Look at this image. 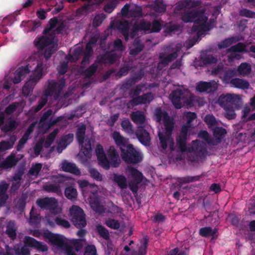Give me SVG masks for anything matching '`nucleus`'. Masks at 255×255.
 Here are the masks:
<instances>
[{"label": "nucleus", "mask_w": 255, "mask_h": 255, "mask_svg": "<svg viewBox=\"0 0 255 255\" xmlns=\"http://www.w3.org/2000/svg\"><path fill=\"white\" fill-rule=\"evenodd\" d=\"M16 141L15 136H11L8 140H3L0 142V151H3L11 148Z\"/></svg>", "instance_id": "37"}, {"label": "nucleus", "mask_w": 255, "mask_h": 255, "mask_svg": "<svg viewBox=\"0 0 255 255\" xmlns=\"http://www.w3.org/2000/svg\"><path fill=\"white\" fill-rule=\"evenodd\" d=\"M44 64L39 62L32 74L22 87V93L25 96L30 95L37 82L41 79L43 73Z\"/></svg>", "instance_id": "4"}, {"label": "nucleus", "mask_w": 255, "mask_h": 255, "mask_svg": "<svg viewBox=\"0 0 255 255\" xmlns=\"http://www.w3.org/2000/svg\"><path fill=\"white\" fill-rule=\"evenodd\" d=\"M44 189L48 192L59 194L61 193L60 186L59 184H50L44 187Z\"/></svg>", "instance_id": "60"}, {"label": "nucleus", "mask_w": 255, "mask_h": 255, "mask_svg": "<svg viewBox=\"0 0 255 255\" xmlns=\"http://www.w3.org/2000/svg\"><path fill=\"white\" fill-rule=\"evenodd\" d=\"M88 199L90 207H104L100 205L101 199L97 191L90 194Z\"/></svg>", "instance_id": "33"}, {"label": "nucleus", "mask_w": 255, "mask_h": 255, "mask_svg": "<svg viewBox=\"0 0 255 255\" xmlns=\"http://www.w3.org/2000/svg\"><path fill=\"white\" fill-rule=\"evenodd\" d=\"M236 42V38L232 37L230 38H228L225 39L223 40L218 45V48L219 49H222L228 47L233 43Z\"/></svg>", "instance_id": "59"}, {"label": "nucleus", "mask_w": 255, "mask_h": 255, "mask_svg": "<svg viewBox=\"0 0 255 255\" xmlns=\"http://www.w3.org/2000/svg\"><path fill=\"white\" fill-rule=\"evenodd\" d=\"M86 127L82 125L78 128L76 132V138L79 144H82L84 142Z\"/></svg>", "instance_id": "39"}, {"label": "nucleus", "mask_w": 255, "mask_h": 255, "mask_svg": "<svg viewBox=\"0 0 255 255\" xmlns=\"http://www.w3.org/2000/svg\"><path fill=\"white\" fill-rule=\"evenodd\" d=\"M96 231L101 238L106 240L110 239V234L108 230L102 225H97L96 226Z\"/></svg>", "instance_id": "42"}, {"label": "nucleus", "mask_w": 255, "mask_h": 255, "mask_svg": "<svg viewBox=\"0 0 255 255\" xmlns=\"http://www.w3.org/2000/svg\"><path fill=\"white\" fill-rule=\"evenodd\" d=\"M144 48V45L138 38H135L133 42V48L129 49V54L133 57L137 56Z\"/></svg>", "instance_id": "21"}, {"label": "nucleus", "mask_w": 255, "mask_h": 255, "mask_svg": "<svg viewBox=\"0 0 255 255\" xmlns=\"http://www.w3.org/2000/svg\"><path fill=\"white\" fill-rule=\"evenodd\" d=\"M17 160L14 155L8 156L4 160L0 163V167L4 169H8L15 166L17 163Z\"/></svg>", "instance_id": "28"}, {"label": "nucleus", "mask_w": 255, "mask_h": 255, "mask_svg": "<svg viewBox=\"0 0 255 255\" xmlns=\"http://www.w3.org/2000/svg\"><path fill=\"white\" fill-rule=\"evenodd\" d=\"M230 84L235 88L243 90L248 89L250 86V84L247 80L238 78H232Z\"/></svg>", "instance_id": "23"}, {"label": "nucleus", "mask_w": 255, "mask_h": 255, "mask_svg": "<svg viewBox=\"0 0 255 255\" xmlns=\"http://www.w3.org/2000/svg\"><path fill=\"white\" fill-rule=\"evenodd\" d=\"M129 22L128 20L120 21L117 24V29L121 31L126 41L129 39Z\"/></svg>", "instance_id": "20"}, {"label": "nucleus", "mask_w": 255, "mask_h": 255, "mask_svg": "<svg viewBox=\"0 0 255 255\" xmlns=\"http://www.w3.org/2000/svg\"><path fill=\"white\" fill-rule=\"evenodd\" d=\"M181 19L185 23L194 21L191 31L192 33L197 32L198 37L211 29L210 25L207 23L208 17L205 15L204 10L184 11L181 13Z\"/></svg>", "instance_id": "2"}, {"label": "nucleus", "mask_w": 255, "mask_h": 255, "mask_svg": "<svg viewBox=\"0 0 255 255\" xmlns=\"http://www.w3.org/2000/svg\"><path fill=\"white\" fill-rule=\"evenodd\" d=\"M52 114V110L51 109H48L46 112L43 113L39 121V124L41 127L47 128V123L49 122L48 120Z\"/></svg>", "instance_id": "47"}, {"label": "nucleus", "mask_w": 255, "mask_h": 255, "mask_svg": "<svg viewBox=\"0 0 255 255\" xmlns=\"http://www.w3.org/2000/svg\"><path fill=\"white\" fill-rule=\"evenodd\" d=\"M227 52H246V45L242 42H239L236 45L231 46L227 49Z\"/></svg>", "instance_id": "52"}, {"label": "nucleus", "mask_w": 255, "mask_h": 255, "mask_svg": "<svg viewBox=\"0 0 255 255\" xmlns=\"http://www.w3.org/2000/svg\"><path fill=\"white\" fill-rule=\"evenodd\" d=\"M58 22V20L56 17H53L51 18L48 22V25L47 27H46L43 31L44 34L47 35L49 34L50 32L53 29L56 25H57Z\"/></svg>", "instance_id": "61"}, {"label": "nucleus", "mask_w": 255, "mask_h": 255, "mask_svg": "<svg viewBox=\"0 0 255 255\" xmlns=\"http://www.w3.org/2000/svg\"><path fill=\"white\" fill-rule=\"evenodd\" d=\"M218 87V85L214 80L200 81L196 85V90L200 93H213L217 90Z\"/></svg>", "instance_id": "8"}, {"label": "nucleus", "mask_w": 255, "mask_h": 255, "mask_svg": "<svg viewBox=\"0 0 255 255\" xmlns=\"http://www.w3.org/2000/svg\"><path fill=\"white\" fill-rule=\"evenodd\" d=\"M17 126L16 121H10L1 128V130L5 132L12 131L17 128Z\"/></svg>", "instance_id": "55"}, {"label": "nucleus", "mask_w": 255, "mask_h": 255, "mask_svg": "<svg viewBox=\"0 0 255 255\" xmlns=\"http://www.w3.org/2000/svg\"><path fill=\"white\" fill-rule=\"evenodd\" d=\"M98 69V66L96 64H93L88 68L84 70L81 74L86 78H90L94 75Z\"/></svg>", "instance_id": "44"}, {"label": "nucleus", "mask_w": 255, "mask_h": 255, "mask_svg": "<svg viewBox=\"0 0 255 255\" xmlns=\"http://www.w3.org/2000/svg\"><path fill=\"white\" fill-rule=\"evenodd\" d=\"M197 6V2L191 0H183L178 1L174 8L173 13L178 15L185 8H190Z\"/></svg>", "instance_id": "12"}, {"label": "nucleus", "mask_w": 255, "mask_h": 255, "mask_svg": "<svg viewBox=\"0 0 255 255\" xmlns=\"http://www.w3.org/2000/svg\"><path fill=\"white\" fill-rule=\"evenodd\" d=\"M217 232V230L216 228L213 230L211 227H203L199 230L200 235L206 238L213 236Z\"/></svg>", "instance_id": "40"}, {"label": "nucleus", "mask_w": 255, "mask_h": 255, "mask_svg": "<svg viewBox=\"0 0 255 255\" xmlns=\"http://www.w3.org/2000/svg\"><path fill=\"white\" fill-rule=\"evenodd\" d=\"M128 170L129 175L132 177L135 182L140 183L142 181L143 175L141 172L131 166L128 167Z\"/></svg>", "instance_id": "30"}, {"label": "nucleus", "mask_w": 255, "mask_h": 255, "mask_svg": "<svg viewBox=\"0 0 255 255\" xmlns=\"http://www.w3.org/2000/svg\"><path fill=\"white\" fill-rule=\"evenodd\" d=\"M112 137L120 150L127 146L128 139L122 136L119 132L115 131L112 134Z\"/></svg>", "instance_id": "19"}, {"label": "nucleus", "mask_w": 255, "mask_h": 255, "mask_svg": "<svg viewBox=\"0 0 255 255\" xmlns=\"http://www.w3.org/2000/svg\"><path fill=\"white\" fill-rule=\"evenodd\" d=\"M63 171L73 173L76 175H80L81 171L76 166V164L73 163L64 162L61 166Z\"/></svg>", "instance_id": "22"}, {"label": "nucleus", "mask_w": 255, "mask_h": 255, "mask_svg": "<svg viewBox=\"0 0 255 255\" xmlns=\"http://www.w3.org/2000/svg\"><path fill=\"white\" fill-rule=\"evenodd\" d=\"M30 70L28 66H21L19 67L16 71L15 75L12 79V82L14 84H18L25 77V76L29 73Z\"/></svg>", "instance_id": "18"}, {"label": "nucleus", "mask_w": 255, "mask_h": 255, "mask_svg": "<svg viewBox=\"0 0 255 255\" xmlns=\"http://www.w3.org/2000/svg\"><path fill=\"white\" fill-rule=\"evenodd\" d=\"M237 71L235 68H226L222 81L225 83H230L233 77L236 75Z\"/></svg>", "instance_id": "35"}, {"label": "nucleus", "mask_w": 255, "mask_h": 255, "mask_svg": "<svg viewBox=\"0 0 255 255\" xmlns=\"http://www.w3.org/2000/svg\"><path fill=\"white\" fill-rule=\"evenodd\" d=\"M64 194L68 199L72 201H74L76 200L77 198L78 192L77 189L74 187L69 186L65 188Z\"/></svg>", "instance_id": "32"}, {"label": "nucleus", "mask_w": 255, "mask_h": 255, "mask_svg": "<svg viewBox=\"0 0 255 255\" xmlns=\"http://www.w3.org/2000/svg\"><path fill=\"white\" fill-rule=\"evenodd\" d=\"M135 24L137 26L139 31H147L148 33H149L150 28L151 26V23L150 21L143 19L139 21V23Z\"/></svg>", "instance_id": "46"}, {"label": "nucleus", "mask_w": 255, "mask_h": 255, "mask_svg": "<svg viewBox=\"0 0 255 255\" xmlns=\"http://www.w3.org/2000/svg\"><path fill=\"white\" fill-rule=\"evenodd\" d=\"M171 135H168V133L165 132H158V136L160 140V146L163 149L165 150L167 148V143L169 142L172 138Z\"/></svg>", "instance_id": "34"}, {"label": "nucleus", "mask_w": 255, "mask_h": 255, "mask_svg": "<svg viewBox=\"0 0 255 255\" xmlns=\"http://www.w3.org/2000/svg\"><path fill=\"white\" fill-rule=\"evenodd\" d=\"M28 195L26 193H22L21 196L17 197L15 200V207H25L28 200Z\"/></svg>", "instance_id": "51"}, {"label": "nucleus", "mask_w": 255, "mask_h": 255, "mask_svg": "<svg viewBox=\"0 0 255 255\" xmlns=\"http://www.w3.org/2000/svg\"><path fill=\"white\" fill-rule=\"evenodd\" d=\"M16 230L14 222L9 221L6 226L5 232L8 237L12 240H14L16 238Z\"/></svg>", "instance_id": "36"}, {"label": "nucleus", "mask_w": 255, "mask_h": 255, "mask_svg": "<svg viewBox=\"0 0 255 255\" xmlns=\"http://www.w3.org/2000/svg\"><path fill=\"white\" fill-rule=\"evenodd\" d=\"M225 110V117L229 120L236 118V114L232 106L224 108Z\"/></svg>", "instance_id": "64"}, {"label": "nucleus", "mask_w": 255, "mask_h": 255, "mask_svg": "<svg viewBox=\"0 0 255 255\" xmlns=\"http://www.w3.org/2000/svg\"><path fill=\"white\" fill-rule=\"evenodd\" d=\"M113 180L121 189H125L128 187L127 179L123 175L114 173L113 175Z\"/></svg>", "instance_id": "27"}, {"label": "nucleus", "mask_w": 255, "mask_h": 255, "mask_svg": "<svg viewBox=\"0 0 255 255\" xmlns=\"http://www.w3.org/2000/svg\"><path fill=\"white\" fill-rule=\"evenodd\" d=\"M44 236L46 239H48L52 244L59 248L66 247L67 246V243L64 241L63 236L54 234L51 232L48 231L44 233Z\"/></svg>", "instance_id": "11"}, {"label": "nucleus", "mask_w": 255, "mask_h": 255, "mask_svg": "<svg viewBox=\"0 0 255 255\" xmlns=\"http://www.w3.org/2000/svg\"><path fill=\"white\" fill-rule=\"evenodd\" d=\"M151 23V26L150 28V33L158 32L160 31L161 29V24L159 20L154 19Z\"/></svg>", "instance_id": "63"}, {"label": "nucleus", "mask_w": 255, "mask_h": 255, "mask_svg": "<svg viewBox=\"0 0 255 255\" xmlns=\"http://www.w3.org/2000/svg\"><path fill=\"white\" fill-rule=\"evenodd\" d=\"M252 68L250 64L242 63L238 68L239 74L243 76L249 74L251 72Z\"/></svg>", "instance_id": "41"}, {"label": "nucleus", "mask_w": 255, "mask_h": 255, "mask_svg": "<svg viewBox=\"0 0 255 255\" xmlns=\"http://www.w3.org/2000/svg\"><path fill=\"white\" fill-rule=\"evenodd\" d=\"M186 91L181 89H177L172 92L170 95L172 103L176 109L182 107V103L187 100Z\"/></svg>", "instance_id": "7"}, {"label": "nucleus", "mask_w": 255, "mask_h": 255, "mask_svg": "<svg viewBox=\"0 0 255 255\" xmlns=\"http://www.w3.org/2000/svg\"><path fill=\"white\" fill-rule=\"evenodd\" d=\"M204 176V174L203 173L197 176H186L185 177H177L176 178V181L179 184L182 185L184 184L190 183L199 181L201 178L203 177Z\"/></svg>", "instance_id": "25"}, {"label": "nucleus", "mask_w": 255, "mask_h": 255, "mask_svg": "<svg viewBox=\"0 0 255 255\" xmlns=\"http://www.w3.org/2000/svg\"><path fill=\"white\" fill-rule=\"evenodd\" d=\"M139 141L145 146H148L150 142L149 133L143 128H138L135 132Z\"/></svg>", "instance_id": "15"}, {"label": "nucleus", "mask_w": 255, "mask_h": 255, "mask_svg": "<svg viewBox=\"0 0 255 255\" xmlns=\"http://www.w3.org/2000/svg\"><path fill=\"white\" fill-rule=\"evenodd\" d=\"M81 146V151L85 156L90 157L91 155L92 146L89 139H86L85 142L80 144Z\"/></svg>", "instance_id": "43"}, {"label": "nucleus", "mask_w": 255, "mask_h": 255, "mask_svg": "<svg viewBox=\"0 0 255 255\" xmlns=\"http://www.w3.org/2000/svg\"><path fill=\"white\" fill-rule=\"evenodd\" d=\"M178 57L177 51H174L168 55L161 53L159 56V59L161 63L166 65L170 62L176 59Z\"/></svg>", "instance_id": "26"}, {"label": "nucleus", "mask_w": 255, "mask_h": 255, "mask_svg": "<svg viewBox=\"0 0 255 255\" xmlns=\"http://www.w3.org/2000/svg\"><path fill=\"white\" fill-rule=\"evenodd\" d=\"M163 123L165 128V132L168 133V135L172 134L174 123L169 115H165V120L163 121Z\"/></svg>", "instance_id": "31"}, {"label": "nucleus", "mask_w": 255, "mask_h": 255, "mask_svg": "<svg viewBox=\"0 0 255 255\" xmlns=\"http://www.w3.org/2000/svg\"><path fill=\"white\" fill-rule=\"evenodd\" d=\"M189 127L183 125L180 131L179 135L176 137V142L178 148L182 152L188 151L189 153L193 152L195 154L193 157H189L192 162L198 160L199 157H205L207 153L205 144L199 140L193 141V145L192 147H187L186 142Z\"/></svg>", "instance_id": "1"}, {"label": "nucleus", "mask_w": 255, "mask_h": 255, "mask_svg": "<svg viewBox=\"0 0 255 255\" xmlns=\"http://www.w3.org/2000/svg\"><path fill=\"white\" fill-rule=\"evenodd\" d=\"M131 120L136 124H143L145 121V116L143 112L136 111L131 113L130 115Z\"/></svg>", "instance_id": "29"}, {"label": "nucleus", "mask_w": 255, "mask_h": 255, "mask_svg": "<svg viewBox=\"0 0 255 255\" xmlns=\"http://www.w3.org/2000/svg\"><path fill=\"white\" fill-rule=\"evenodd\" d=\"M95 152L99 164L105 169H109L110 162L104 152L103 147L101 144H98L97 145Z\"/></svg>", "instance_id": "10"}, {"label": "nucleus", "mask_w": 255, "mask_h": 255, "mask_svg": "<svg viewBox=\"0 0 255 255\" xmlns=\"http://www.w3.org/2000/svg\"><path fill=\"white\" fill-rule=\"evenodd\" d=\"M85 239H79L72 240L70 242V245H67V247L72 248V249L76 252H79L83 248L84 246V243L85 242Z\"/></svg>", "instance_id": "38"}, {"label": "nucleus", "mask_w": 255, "mask_h": 255, "mask_svg": "<svg viewBox=\"0 0 255 255\" xmlns=\"http://www.w3.org/2000/svg\"><path fill=\"white\" fill-rule=\"evenodd\" d=\"M57 50V45L53 44L50 45L46 48L44 51L43 55L46 60L51 57L52 55L54 54Z\"/></svg>", "instance_id": "53"}, {"label": "nucleus", "mask_w": 255, "mask_h": 255, "mask_svg": "<svg viewBox=\"0 0 255 255\" xmlns=\"http://www.w3.org/2000/svg\"><path fill=\"white\" fill-rule=\"evenodd\" d=\"M238 96L231 94L221 95L218 99V103L222 108H226L232 106L238 99Z\"/></svg>", "instance_id": "9"}, {"label": "nucleus", "mask_w": 255, "mask_h": 255, "mask_svg": "<svg viewBox=\"0 0 255 255\" xmlns=\"http://www.w3.org/2000/svg\"><path fill=\"white\" fill-rule=\"evenodd\" d=\"M166 115H168V113L165 111H163L161 108L159 107L155 109L154 116L156 122L160 123L162 120L163 121L165 120Z\"/></svg>", "instance_id": "56"}, {"label": "nucleus", "mask_w": 255, "mask_h": 255, "mask_svg": "<svg viewBox=\"0 0 255 255\" xmlns=\"http://www.w3.org/2000/svg\"><path fill=\"white\" fill-rule=\"evenodd\" d=\"M65 87V79L63 78L58 82L53 80H48L47 87L44 90V94L38 100L37 105L32 108L34 113H37L46 105L49 96H52L54 94V97L58 98Z\"/></svg>", "instance_id": "3"}, {"label": "nucleus", "mask_w": 255, "mask_h": 255, "mask_svg": "<svg viewBox=\"0 0 255 255\" xmlns=\"http://www.w3.org/2000/svg\"><path fill=\"white\" fill-rule=\"evenodd\" d=\"M226 68L223 65H218L216 67L212 69L211 74L212 75L218 76L222 80Z\"/></svg>", "instance_id": "49"}, {"label": "nucleus", "mask_w": 255, "mask_h": 255, "mask_svg": "<svg viewBox=\"0 0 255 255\" xmlns=\"http://www.w3.org/2000/svg\"><path fill=\"white\" fill-rule=\"evenodd\" d=\"M106 16L103 13H100L96 15L93 20V26L94 27H97L99 26L104 20L105 19Z\"/></svg>", "instance_id": "62"}, {"label": "nucleus", "mask_w": 255, "mask_h": 255, "mask_svg": "<svg viewBox=\"0 0 255 255\" xmlns=\"http://www.w3.org/2000/svg\"><path fill=\"white\" fill-rule=\"evenodd\" d=\"M38 207H57L58 202L55 198L45 197L36 200Z\"/></svg>", "instance_id": "16"}, {"label": "nucleus", "mask_w": 255, "mask_h": 255, "mask_svg": "<svg viewBox=\"0 0 255 255\" xmlns=\"http://www.w3.org/2000/svg\"><path fill=\"white\" fill-rule=\"evenodd\" d=\"M201 60L204 64H216L217 62V58L212 55H203L201 57Z\"/></svg>", "instance_id": "58"}, {"label": "nucleus", "mask_w": 255, "mask_h": 255, "mask_svg": "<svg viewBox=\"0 0 255 255\" xmlns=\"http://www.w3.org/2000/svg\"><path fill=\"white\" fill-rule=\"evenodd\" d=\"M121 152L122 158L127 164H135L142 160L141 153L131 144H128L124 148H122Z\"/></svg>", "instance_id": "5"}, {"label": "nucleus", "mask_w": 255, "mask_h": 255, "mask_svg": "<svg viewBox=\"0 0 255 255\" xmlns=\"http://www.w3.org/2000/svg\"><path fill=\"white\" fill-rule=\"evenodd\" d=\"M58 131V130L57 129H55L47 136L46 140L44 143V147L47 148L50 146L55 138Z\"/></svg>", "instance_id": "48"}, {"label": "nucleus", "mask_w": 255, "mask_h": 255, "mask_svg": "<svg viewBox=\"0 0 255 255\" xmlns=\"http://www.w3.org/2000/svg\"><path fill=\"white\" fill-rule=\"evenodd\" d=\"M121 127L127 133L132 135L134 133L132 125L128 119H124L121 123Z\"/></svg>", "instance_id": "45"}, {"label": "nucleus", "mask_w": 255, "mask_h": 255, "mask_svg": "<svg viewBox=\"0 0 255 255\" xmlns=\"http://www.w3.org/2000/svg\"><path fill=\"white\" fill-rule=\"evenodd\" d=\"M204 122L210 130L218 124L215 117L212 115H206L204 118Z\"/></svg>", "instance_id": "54"}, {"label": "nucleus", "mask_w": 255, "mask_h": 255, "mask_svg": "<svg viewBox=\"0 0 255 255\" xmlns=\"http://www.w3.org/2000/svg\"><path fill=\"white\" fill-rule=\"evenodd\" d=\"M8 184L6 182L0 183V207L3 206L8 198L6 193Z\"/></svg>", "instance_id": "24"}, {"label": "nucleus", "mask_w": 255, "mask_h": 255, "mask_svg": "<svg viewBox=\"0 0 255 255\" xmlns=\"http://www.w3.org/2000/svg\"><path fill=\"white\" fill-rule=\"evenodd\" d=\"M54 36L51 35L49 37L41 36L37 41L35 40V45L39 50H42L50 46L52 43Z\"/></svg>", "instance_id": "17"}, {"label": "nucleus", "mask_w": 255, "mask_h": 255, "mask_svg": "<svg viewBox=\"0 0 255 255\" xmlns=\"http://www.w3.org/2000/svg\"><path fill=\"white\" fill-rule=\"evenodd\" d=\"M211 130H212L213 136L215 138L214 140L213 139L214 145H216L221 143L222 139L225 137L227 132L225 128L218 126H216L211 128Z\"/></svg>", "instance_id": "14"}, {"label": "nucleus", "mask_w": 255, "mask_h": 255, "mask_svg": "<svg viewBox=\"0 0 255 255\" xmlns=\"http://www.w3.org/2000/svg\"><path fill=\"white\" fill-rule=\"evenodd\" d=\"M154 9L157 12L163 13L166 10V5L164 3L162 0H156Z\"/></svg>", "instance_id": "57"}, {"label": "nucleus", "mask_w": 255, "mask_h": 255, "mask_svg": "<svg viewBox=\"0 0 255 255\" xmlns=\"http://www.w3.org/2000/svg\"><path fill=\"white\" fill-rule=\"evenodd\" d=\"M69 217L71 221L77 228L86 226V215L83 208H69Z\"/></svg>", "instance_id": "6"}, {"label": "nucleus", "mask_w": 255, "mask_h": 255, "mask_svg": "<svg viewBox=\"0 0 255 255\" xmlns=\"http://www.w3.org/2000/svg\"><path fill=\"white\" fill-rule=\"evenodd\" d=\"M74 135L72 133H68L63 136L60 141L58 148L59 145L64 146L65 148L68 144H70L73 140Z\"/></svg>", "instance_id": "50"}, {"label": "nucleus", "mask_w": 255, "mask_h": 255, "mask_svg": "<svg viewBox=\"0 0 255 255\" xmlns=\"http://www.w3.org/2000/svg\"><path fill=\"white\" fill-rule=\"evenodd\" d=\"M107 158L110 162V166L118 167L120 164L119 154L114 146H111L107 151Z\"/></svg>", "instance_id": "13"}]
</instances>
